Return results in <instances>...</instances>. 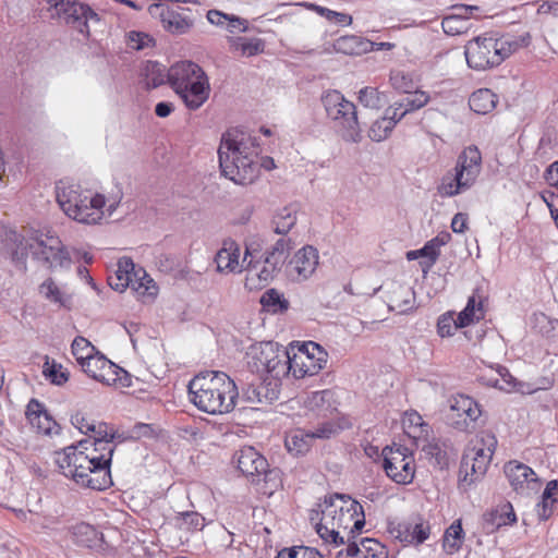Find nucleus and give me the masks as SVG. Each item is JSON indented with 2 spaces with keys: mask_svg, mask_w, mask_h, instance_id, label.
Returning a JSON list of instances; mask_svg holds the SVG:
<instances>
[{
  "mask_svg": "<svg viewBox=\"0 0 558 558\" xmlns=\"http://www.w3.org/2000/svg\"><path fill=\"white\" fill-rule=\"evenodd\" d=\"M451 426L460 432L472 433L478 426L482 416L481 405L466 395H458L450 405Z\"/></svg>",
  "mask_w": 558,
  "mask_h": 558,
  "instance_id": "obj_18",
  "label": "nucleus"
},
{
  "mask_svg": "<svg viewBox=\"0 0 558 558\" xmlns=\"http://www.w3.org/2000/svg\"><path fill=\"white\" fill-rule=\"evenodd\" d=\"M81 367L89 377L107 386L116 384L123 387L131 386L129 373L98 353L90 355Z\"/></svg>",
  "mask_w": 558,
  "mask_h": 558,
  "instance_id": "obj_17",
  "label": "nucleus"
},
{
  "mask_svg": "<svg viewBox=\"0 0 558 558\" xmlns=\"http://www.w3.org/2000/svg\"><path fill=\"white\" fill-rule=\"evenodd\" d=\"M483 302L484 298L480 294V289H475L469 298L466 306L459 313V324L461 326H469L474 322L483 319L485 316Z\"/></svg>",
  "mask_w": 558,
  "mask_h": 558,
  "instance_id": "obj_31",
  "label": "nucleus"
},
{
  "mask_svg": "<svg viewBox=\"0 0 558 558\" xmlns=\"http://www.w3.org/2000/svg\"><path fill=\"white\" fill-rule=\"evenodd\" d=\"M128 45L134 50H143L155 45V39L143 32L132 31L128 34Z\"/></svg>",
  "mask_w": 558,
  "mask_h": 558,
  "instance_id": "obj_57",
  "label": "nucleus"
},
{
  "mask_svg": "<svg viewBox=\"0 0 558 558\" xmlns=\"http://www.w3.org/2000/svg\"><path fill=\"white\" fill-rule=\"evenodd\" d=\"M298 221V208L295 205L284 206L276 211L271 225L276 234L288 235Z\"/></svg>",
  "mask_w": 558,
  "mask_h": 558,
  "instance_id": "obj_33",
  "label": "nucleus"
},
{
  "mask_svg": "<svg viewBox=\"0 0 558 558\" xmlns=\"http://www.w3.org/2000/svg\"><path fill=\"white\" fill-rule=\"evenodd\" d=\"M476 9L475 7H461V13L451 14L445 16L441 22V26L444 32L447 35L456 36L468 32L470 27V20L468 17V12Z\"/></svg>",
  "mask_w": 558,
  "mask_h": 558,
  "instance_id": "obj_35",
  "label": "nucleus"
},
{
  "mask_svg": "<svg viewBox=\"0 0 558 558\" xmlns=\"http://www.w3.org/2000/svg\"><path fill=\"white\" fill-rule=\"evenodd\" d=\"M348 557L356 558H387L388 551L386 547L375 538H361L360 543L354 539H348L345 548Z\"/></svg>",
  "mask_w": 558,
  "mask_h": 558,
  "instance_id": "obj_25",
  "label": "nucleus"
},
{
  "mask_svg": "<svg viewBox=\"0 0 558 558\" xmlns=\"http://www.w3.org/2000/svg\"><path fill=\"white\" fill-rule=\"evenodd\" d=\"M383 468L386 475L397 484L412 483L415 474V462L407 447H385L383 449Z\"/></svg>",
  "mask_w": 558,
  "mask_h": 558,
  "instance_id": "obj_16",
  "label": "nucleus"
},
{
  "mask_svg": "<svg viewBox=\"0 0 558 558\" xmlns=\"http://www.w3.org/2000/svg\"><path fill=\"white\" fill-rule=\"evenodd\" d=\"M418 253L423 258L420 262V265L424 272L428 271L436 264L440 256V251L435 246V244L430 240L427 241L424 244V246L418 250Z\"/></svg>",
  "mask_w": 558,
  "mask_h": 558,
  "instance_id": "obj_54",
  "label": "nucleus"
},
{
  "mask_svg": "<svg viewBox=\"0 0 558 558\" xmlns=\"http://www.w3.org/2000/svg\"><path fill=\"white\" fill-rule=\"evenodd\" d=\"M520 44L506 37L477 36L464 47L466 63L471 69L484 71L498 66L506 58L518 50Z\"/></svg>",
  "mask_w": 558,
  "mask_h": 558,
  "instance_id": "obj_9",
  "label": "nucleus"
},
{
  "mask_svg": "<svg viewBox=\"0 0 558 558\" xmlns=\"http://www.w3.org/2000/svg\"><path fill=\"white\" fill-rule=\"evenodd\" d=\"M390 82L395 89L404 94H410V92L414 88L412 78L400 71L391 73Z\"/></svg>",
  "mask_w": 558,
  "mask_h": 558,
  "instance_id": "obj_59",
  "label": "nucleus"
},
{
  "mask_svg": "<svg viewBox=\"0 0 558 558\" xmlns=\"http://www.w3.org/2000/svg\"><path fill=\"white\" fill-rule=\"evenodd\" d=\"M505 474L511 487L521 495H530L539 488L541 482L529 465L519 461H509L505 465Z\"/></svg>",
  "mask_w": 558,
  "mask_h": 558,
  "instance_id": "obj_20",
  "label": "nucleus"
},
{
  "mask_svg": "<svg viewBox=\"0 0 558 558\" xmlns=\"http://www.w3.org/2000/svg\"><path fill=\"white\" fill-rule=\"evenodd\" d=\"M497 447V438L489 430L480 432L465 449L459 469V487L466 490L486 473Z\"/></svg>",
  "mask_w": 558,
  "mask_h": 558,
  "instance_id": "obj_7",
  "label": "nucleus"
},
{
  "mask_svg": "<svg viewBox=\"0 0 558 558\" xmlns=\"http://www.w3.org/2000/svg\"><path fill=\"white\" fill-rule=\"evenodd\" d=\"M277 558H324V556L316 548L293 546L281 549Z\"/></svg>",
  "mask_w": 558,
  "mask_h": 558,
  "instance_id": "obj_53",
  "label": "nucleus"
},
{
  "mask_svg": "<svg viewBox=\"0 0 558 558\" xmlns=\"http://www.w3.org/2000/svg\"><path fill=\"white\" fill-rule=\"evenodd\" d=\"M388 307L398 314H407L415 307V292L405 284H395L389 293Z\"/></svg>",
  "mask_w": 558,
  "mask_h": 558,
  "instance_id": "obj_27",
  "label": "nucleus"
},
{
  "mask_svg": "<svg viewBox=\"0 0 558 558\" xmlns=\"http://www.w3.org/2000/svg\"><path fill=\"white\" fill-rule=\"evenodd\" d=\"M49 10H54L51 16L64 20V23L77 31L85 38L89 37L88 22H99V15L87 4L76 0H49Z\"/></svg>",
  "mask_w": 558,
  "mask_h": 558,
  "instance_id": "obj_15",
  "label": "nucleus"
},
{
  "mask_svg": "<svg viewBox=\"0 0 558 558\" xmlns=\"http://www.w3.org/2000/svg\"><path fill=\"white\" fill-rule=\"evenodd\" d=\"M482 168V155L476 146H469L458 156L454 172L446 173L438 185L441 197H452L469 190Z\"/></svg>",
  "mask_w": 558,
  "mask_h": 558,
  "instance_id": "obj_11",
  "label": "nucleus"
},
{
  "mask_svg": "<svg viewBox=\"0 0 558 558\" xmlns=\"http://www.w3.org/2000/svg\"><path fill=\"white\" fill-rule=\"evenodd\" d=\"M320 99L327 118L333 122L341 138L348 143H360L362 130L355 105L336 89L325 92Z\"/></svg>",
  "mask_w": 558,
  "mask_h": 558,
  "instance_id": "obj_10",
  "label": "nucleus"
},
{
  "mask_svg": "<svg viewBox=\"0 0 558 558\" xmlns=\"http://www.w3.org/2000/svg\"><path fill=\"white\" fill-rule=\"evenodd\" d=\"M337 433L331 422L322 423L315 430L294 429L286 436L284 445L293 456H304L313 445L314 439H328Z\"/></svg>",
  "mask_w": 558,
  "mask_h": 558,
  "instance_id": "obj_19",
  "label": "nucleus"
},
{
  "mask_svg": "<svg viewBox=\"0 0 558 558\" xmlns=\"http://www.w3.org/2000/svg\"><path fill=\"white\" fill-rule=\"evenodd\" d=\"M332 397L333 393L328 389L314 391L308 397L307 404L312 410H320V408H323L325 403H328V408H330V400L332 399Z\"/></svg>",
  "mask_w": 558,
  "mask_h": 558,
  "instance_id": "obj_61",
  "label": "nucleus"
},
{
  "mask_svg": "<svg viewBox=\"0 0 558 558\" xmlns=\"http://www.w3.org/2000/svg\"><path fill=\"white\" fill-rule=\"evenodd\" d=\"M317 507V512L319 511L330 525L338 530H349L348 539L356 538L365 525L362 505L348 495L336 493L326 496Z\"/></svg>",
  "mask_w": 558,
  "mask_h": 558,
  "instance_id": "obj_8",
  "label": "nucleus"
},
{
  "mask_svg": "<svg viewBox=\"0 0 558 558\" xmlns=\"http://www.w3.org/2000/svg\"><path fill=\"white\" fill-rule=\"evenodd\" d=\"M396 126V120L386 118L385 116L377 119L369 128L368 136L374 142L386 140Z\"/></svg>",
  "mask_w": 558,
  "mask_h": 558,
  "instance_id": "obj_48",
  "label": "nucleus"
},
{
  "mask_svg": "<svg viewBox=\"0 0 558 558\" xmlns=\"http://www.w3.org/2000/svg\"><path fill=\"white\" fill-rule=\"evenodd\" d=\"M89 430L88 438L92 441H97V439H114L117 432L113 428H109L108 424L105 422H92L90 427H87Z\"/></svg>",
  "mask_w": 558,
  "mask_h": 558,
  "instance_id": "obj_56",
  "label": "nucleus"
},
{
  "mask_svg": "<svg viewBox=\"0 0 558 558\" xmlns=\"http://www.w3.org/2000/svg\"><path fill=\"white\" fill-rule=\"evenodd\" d=\"M154 9H160L159 16L162 26L167 32L173 35L185 34L193 26V21L191 19L183 16L181 13L170 8H163L162 5L155 3L149 7V11L151 12Z\"/></svg>",
  "mask_w": 558,
  "mask_h": 558,
  "instance_id": "obj_26",
  "label": "nucleus"
},
{
  "mask_svg": "<svg viewBox=\"0 0 558 558\" xmlns=\"http://www.w3.org/2000/svg\"><path fill=\"white\" fill-rule=\"evenodd\" d=\"M168 84L189 110L199 109L210 96L206 72L193 61H180L168 69Z\"/></svg>",
  "mask_w": 558,
  "mask_h": 558,
  "instance_id": "obj_5",
  "label": "nucleus"
},
{
  "mask_svg": "<svg viewBox=\"0 0 558 558\" xmlns=\"http://www.w3.org/2000/svg\"><path fill=\"white\" fill-rule=\"evenodd\" d=\"M282 473L280 469H269L260 472V477H253L252 483L258 486V492L267 497H270L282 487Z\"/></svg>",
  "mask_w": 558,
  "mask_h": 558,
  "instance_id": "obj_32",
  "label": "nucleus"
},
{
  "mask_svg": "<svg viewBox=\"0 0 558 558\" xmlns=\"http://www.w3.org/2000/svg\"><path fill=\"white\" fill-rule=\"evenodd\" d=\"M423 450L426 453V456L429 457L433 464L437 466L439 470H445L449 468L450 456L444 444L433 441L427 444L423 448Z\"/></svg>",
  "mask_w": 558,
  "mask_h": 558,
  "instance_id": "obj_46",
  "label": "nucleus"
},
{
  "mask_svg": "<svg viewBox=\"0 0 558 558\" xmlns=\"http://www.w3.org/2000/svg\"><path fill=\"white\" fill-rule=\"evenodd\" d=\"M242 399L254 407L257 404L271 403L277 399V392L257 380L256 383H248L242 387Z\"/></svg>",
  "mask_w": 558,
  "mask_h": 558,
  "instance_id": "obj_29",
  "label": "nucleus"
},
{
  "mask_svg": "<svg viewBox=\"0 0 558 558\" xmlns=\"http://www.w3.org/2000/svg\"><path fill=\"white\" fill-rule=\"evenodd\" d=\"M114 439H82L56 452L61 473L77 485L105 490L113 485L110 466L116 449Z\"/></svg>",
  "mask_w": 558,
  "mask_h": 558,
  "instance_id": "obj_1",
  "label": "nucleus"
},
{
  "mask_svg": "<svg viewBox=\"0 0 558 558\" xmlns=\"http://www.w3.org/2000/svg\"><path fill=\"white\" fill-rule=\"evenodd\" d=\"M240 246L233 240H225L222 242L221 248L216 253L215 263L216 269L220 274H231V272H241L245 269V266L248 262V256H251L250 247L246 246L245 254L240 262Z\"/></svg>",
  "mask_w": 558,
  "mask_h": 558,
  "instance_id": "obj_21",
  "label": "nucleus"
},
{
  "mask_svg": "<svg viewBox=\"0 0 558 558\" xmlns=\"http://www.w3.org/2000/svg\"><path fill=\"white\" fill-rule=\"evenodd\" d=\"M239 471L253 481V477H260V472L268 466L267 460L253 447H244L235 454Z\"/></svg>",
  "mask_w": 558,
  "mask_h": 558,
  "instance_id": "obj_23",
  "label": "nucleus"
},
{
  "mask_svg": "<svg viewBox=\"0 0 558 558\" xmlns=\"http://www.w3.org/2000/svg\"><path fill=\"white\" fill-rule=\"evenodd\" d=\"M497 101L496 94L488 88H481L470 96L469 106L477 114H487L496 107Z\"/></svg>",
  "mask_w": 558,
  "mask_h": 558,
  "instance_id": "obj_36",
  "label": "nucleus"
},
{
  "mask_svg": "<svg viewBox=\"0 0 558 558\" xmlns=\"http://www.w3.org/2000/svg\"><path fill=\"white\" fill-rule=\"evenodd\" d=\"M318 265V252L306 245L299 250L289 264V272L295 280H305L313 275Z\"/></svg>",
  "mask_w": 558,
  "mask_h": 558,
  "instance_id": "obj_22",
  "label": "nucleus"
},
{
  "mask_svg": "<svg viewBox=\"0 0 558 558\" xmlns=\"http://www.w3.org/2000/svg\"><path fill=\"white\" fill-rule=\"evenodd\" d=\"M172 520L178 529L189 532L201 531L205 526L204 517L196 511L178 512Z\"/></svg>",
  "mask_w": 558,
  "mask_h": 558,
  "instance_id": "obj_44",
  "label": "nucleus"
},
{
  "mask_svg": "<svg viewBox=\"0 0 558 558\" xmlns=\"http://www.w3.org/2000/svg\"><path fill=\"white\" fill-rule=\"evenodd\" d=\"M414 521H402L399 522L395 527L391 529V533L395 534L396 538L404 543H413V525Z\"/></svg>",
  "mask_w": 558,
  "mask_h": 558,
  "instance_id": "obj_62",
  "label": "nucleus"
},
{
  "mask_svg": "<svg viewBox=\"0 0 558 558\" xmlns=\"http://www.w3.org/2000/svg\"><path fill=\"white\" fill-rule=\"evenodd\" d=\"M247 365L253 373L270 374L275 378L289 375V347L264 341L248 348Z\"/></svg>",
  "mask_w": 558,
  "mask_h": 558,
  "instance_id": "obj_12",
  "label": "nucleus"
},
{
  "mask_svg": "<svg viewBox=\"0 0 558 558\" xmlns=\"http://www.w3.org/2000/svg\"><path fill=\"white\" fill-rule=\"evenodd\" d=\"M43 374L51 384L62 386L69 380V373L63 371L60 363L54 360H50L46 356V361L43 366Z\"/></svg>",
  "mask_w": 558,
  "mask_h": 558,
  "instance_id": "obj_47",
  "label": "nucleus"
},
{
  "mask_svg": "<svg viewBox=\"0 0 558 558\" xmlns=\"http://www.w3.org/2000/svg\"><path fill=\"white\" fill-rule=\"evenodd\" d=\"M316 532L327 544H333L336 546L344 544V537L340 536L339 530L330 525V522H326L323 514L320 521L316 524Z\"/></svg>",
  "mask_w": 558,
  "mask_h": 558,
  "instance_id": "obj_49",
  "label": "nucleus"
},
{
  "mask_svg": "<svg viewBox=\"0 0 558 558\" xmlns=\"http://www.w3.org/2000/svg\"><path fill=\"white\" fill-rule=\"evenodd\" d=\"M292 248L293 242L291 238L288 235H281V238H279L275 244L266 251L265 263L274 265L275 267H281Z\"/></svg>",
  "mask_w": 558,
  "mask_h": 558,
  "instance_id": "obj_37",
  "label": "nucleus"
},
{
  "mask_svg": "<svg viewBox=\"0 0 558 558\" xmlns=\"http://www.w3.org/2000/svg\"><path fill=\"white\" fill-rule=\"evenodd\" d=\"M71 348L72 353L80 365H82V363H84L90 355H93L95 350L92 343L83 337H76L73 340Z\"/></svg>",
  "mask_w": 558,
  "mask_h": 558,
  "instance_id": "obj_55",
  "label": "nucleus"
},
{
  "mask_svg": "<svg viewBox=\"0 0 558 558\" xmlns=\"http://www.w3.org/2000/svg\"><path fill=\"white\" fill-rule=\"evenodd\" d=\"M39 293L49 302L59 305L60 307H69L71 298L65 295L56 284L52 278L46 279L39 286Z\"/></svg>",
  "mask_w": 558,
  "mask_h": 558,
  "instance_id": "obj_42",
  "label": "nucleus"
},
{
  "mask_svg": "<svg viewBox=\"0 0 558 558\" xmlns=\"http://www.w3.org/2000/svg\"><path fill=\"white\" fill-rule=\"evenodd\" d=\"M0 251L23 272L27 270L26 260L29 253L34 260L50 270L69 269L72 264L69 251L58 236L44 235L38 231H2Z\"/></svg>",
  "mask_w": 558,
  "mask_h": 558,
  "instance_id": "obj_2",
  "label": "nucleus"
},
{
  "mask_svg": "<svg viewBox=\"0 0 558 558\" xmlns=\"http://www.w3.org/2000/svg\"><path fill=\"white\" fill-rule=\"evenodd\" d=\"M486 520L499 529L501 526L513 524L517 521V517L512 505L510 502H505L490 511L487 514Z\"/></svg>",
  "mask_w": 558,
  "mask_h": 558,
  "instance_id": "obj_45",
  "label": "nucleus"
},
{
  "mask_svg": "<svg viewBox=\"0 0 558 558\" xmlns=\"http://www.w3.org/2000/svg\"><path fill=\"white\" fill-rule=\"evenodd\" d=\"M108 284L119 292L131 287L132 290L143 295L153 296L157 293L154 280L147 276L145 270H135V265L130 257H122L118 260L117 269L108 276Z\"/></svg>",
  "mask_w": 558,
  "mask_h": 558,
  "instance_id": "obj_14",
  "label": "nucleus"
},
{
  "mask_svg": "<svg viewBox=\"0 0 558 558\" xmlns=\"http://www.w3.org/2000/svg\"><path fill=\"white\" fill-rule=\"evenodd\" d=\"M428 100L429 96L425 92L416 90L412 93L411 90L408 96L399 101L398 109H403L405 113H409L423 108L428 102Z\"/></svg>",
  "mask_w": 558,
  "mask_h": 558,
  "instance_id": "obj_51",
  "label": "nucleus"
},
{
  "mask_svg": "<svg viewBox=\"0 0 558 558\" xmlns=\"http://www.w3.org/2000/svg\"><path fill=\"white\" fill-rule=\"evenodd\" d=\"M459 324V316L454 318L453 313L448 312L439 316L437 320V333L441 337H450L459 328H463Z\"/></svg>",
  "mask_w": 558,
  "mask_h": 558,
  "instance_id": "obj_52",
  "label": "nucleus"
},
{
  "mask_svg": "<svg viewBox=\"0 0 558 558\" xmlns=\"http://www.w3.org/2000/svg\"><path fill=\"white\" fill-rule=\"evenodd\" d=\"M289 375L300 379L318 374L328 362L327 351L314 341L289 345Z\"/></svg>",
  "mask_w": 558,
  "mask_h": 558,
  "instance_id": "obj_13",
  "label": "nucleus"
},
{
  "mask_svg": "<svg viewBox=\"0 0 558 558\" xmlns=\"http://www.w3.org/2000/svg\"><path fill=\"white\" fill-rule=\"evenodd\" d=\"M56 199L62 211L80 223L96 225L104 218L106 197L102 194L83 191L80 185L60 180L56 184Z\"/></svg>",
  "mask_w": 558,
  "mask_h": 558,
  "instance_id": "obj_6",
  "label": "nucleus"
},
{
  "mask_svg": "<svg viewBox=\"0 0 558 558\" xmlns=\"http://www.w3.org/2000/svg\"><path fill=\"white\" fill-rule=\"evenodd\" d=\"M230 16V14H226L218 10H209L207 12L208 22L219 27H226L227 21H229Z\"/></svg>",
  "mask_w": 558,
  "mask_h": 558,
  "instance_id": "obj_64",
  "label": "nucleus"
},
{
  "mask_svg": "<svg viewBox=\"0 0 558 558\" xmlns=\"http://www.w3.org/2000/svg\"><path fill=\"white\" fill-rule=\"evenodd\" d=\"M281 267H275L274 265H268L264 262V265L259 267V262H253L251 257L245 266L246 275V284L252 287H256L255 279L262 282H268Z\"/></svg>",
  "mask_w": 558,
  "mask_h": 558,
  "instance_id": "obj_39",
  "label": "nucleus"
},
{
  "mask_svg": "<svg viewBox=\"0 0 558 558\" xmlns=\"http://www.w3.org/2000/svg\"><path fill=\"white\" fill-rule=\"evenodd\" d=\"M26 417L31 425L35 427L38 433L51 435L58 432V424L49 414L45 405L37 399H31L26 407Z\"/></svg>",
  "mask_w": 558,
  "mask_h": 558,
  "instance_id": "obj_24",
  "label": "nucleus"
},
{
  "mask_svg": "<svg viewBox=\"0 0 558 558\" xmlns=\"http://www.w3.org/2000/svg\"><path fill=\"white\" fill-rule=\"evenodd\" d=\"M315 9L319 13L320 16H324L327 21H329L331 23H335V24L341 25V26H348V25L352 24V16L347 13L332 11L328 8L320 7V5H315Z\"/></svg>",
  "mask_w": 558,
  "mask_h": 558,
  "instance_id": "obj_58",
  "label": "nucleus"
},
{
  "mask_svg": "<svg viewBox=\"0 0 558 558\" xmlns=\"http://www.w3.org/2000/svg\"><path fill=\"white\" fill-rule=\"evenodd\" d=\"M357 99L361 105L371 109H379L384 106V95L372 86H365L359 90Z\"/></svg>",
  "mask_w": 558,
  "mask_h": 558,
  "instance_id": "obj_50",
  "label": "nucleus"
},
{
  "mask_svg": "<svg viewBox=\"0 0 558 558\" xmlns=\"http://www.w3.org/2000/svg\"><path fill=\"white\" fill-rule=\"evenodd\" d=\"M464 541V532L461 521H454L445 532L442 547L449 555H453L462 547Z\"/></svg>",
  "mask_w": 558,
  "mask_h": 558,
  "instance_id": "obj_40",
  "label": "nucleus"
},
{
  "mask_svg": "<svg viewBox=\"0 0 558 558\" xmlns=\"http://www.w3.org/2000/svg\"><path fill=\"white\" fill-rule=\"evenodd\" d=\"M258 140L239 130L222 134L218 148L221 174L235 184L248 185L259 177Z\"/></svg>",
  "mask_w": 558,
  "mask_h": 558,
  "instance_id": "obj_3",
  "label": "nucleus"
},
{
  "mask_svg": "<svg viewBox=\"0 0 558 558\" xmlns=\"http://www.w3.org/2000/svg\"><path fill=\"white\" fill-rule=\"evenodd\" d=\"M228 43L230 51L241 57H254L265 50V40L258 37H230Z\"/></svg>",
  "mask_w": 558,
  "mask_h": 558,
  "instance_id": "obj_30",
  "label": "nucleus"
},
{
  "mask_svg": "<svg viewBox=\"0 0 558 558\" xmlns=\"http://www.w3.org/2000/svg\"><path fill=\"white\" fill-rule=\"evenodd\" d=\"M141 75L147 88H156L168 83V69L157 61H147Z\"/></svg>",
  "mask_w": 558,
  "mask_h": 558,
  "instance_id": "obj_38",
  "label": "nucleus"
},
{
  "mask_svg": "<svg viewBox=\"0 0 558 558\" xmlns=\"http://www.w3.org/2000/svg\"><path fill=\"white\" fill-rule=\"evenodd\" d=\"M333 49L343 54H363L374 50L373 41L355 35H345L337 38Z\"/></svg>",
  "mask_w": 558,
  "mask_h": 558,
  "instance_id": "obj_28",
  "label": "nucleus"
},
{
  "mask_svg": "<svg viewBox=\"0 0 558 558\" xmlns=\"http://www.w3.org/2000/svg\"><path fill=\"white\" fill-rule=\"evenodd\" d=\"M260 304L272 314H281L288 311L289 301L276 289H269L263 293Z\"/></svg>",
  "mask_w": 558,
  "mask_h": 558,
  "instance_id": "obj_43",
  "label": "nucleus"
},
{
  "mask_svg": "<svg viewBox=\"0 0 558 558\" xmlns=\"http://www.w3.org/2000/svg\"><path fill=\"white\" fill-rule=\"evenodd\" d=\"M402 424L409 437L417 439L428 435V424H426L423 417L415 411L407 413Z\"/></svg>",
  "mask_w": 558,
  "mask_h": 558,
  "instance_id": "obj_41",
  "label": "nucleus"
},
{
  "mask_svg": "<svg viewBox=\"0 0 558 558\" xmlns=\"http://www.w3.org/2000/svg\"><path fill=\"white\" fill-rule=\"evenodd\" d=\"M413 543L422 544L429 536V526L423 522H415L413 525Z\"/></svg>",
  "mask_w": 558,
  "mask_h": 558,
  "instance_id": "obj_63",
  "label": "nucleus"
},
{
  "mask_svg": "<svg viewBox=\"0 0 558 558\" xmlns=\"http://www.w3.org/2000/svg\"><path fill=\"white\" fill-rule=\"evenodd\" d=\"M189 393L199 411L211 415L231 412L239 397L235 383L222 372L195 376L189 384Z\"/></svg>",
  "mask_w": 558,
  "mask_h": 558,
  "instance_id": "obj_4",
  "label": "nucleus"
},
{
  "mask_svg": "<svg viewBox=\"0 0 558 558\" xmlns=\"http://www.w3.org/2000/svg\"><path fill=\"white\" fill-rule=\"evenodd\" d=\"M498 378H490L487 384L499 389H510L514 387L515 378L509 373L508 368L499 366L497 369Z\"/></svg>",
  "mask_w": 558,
  "mask_h": 558,
  "instance_id": "obj_60",
  "label": "nucleus"
},
{
  "mask_svg": "<svg viewBox=\"0 0 558 558\" xmlns=\"http://www.w3.org/2000/svg\"><path fill=\"white\" fill-rule=\"evenodd\" d=\"M73 537L77 545L87 548H95L102 543V533L93 525L81 522L73 526Z\"/></svg>",
  "mask_w": 558,
  "mask_h": 558,
  "instance_id": "obj_34",
  "label": "nucleus"
}]
</instances>
